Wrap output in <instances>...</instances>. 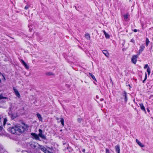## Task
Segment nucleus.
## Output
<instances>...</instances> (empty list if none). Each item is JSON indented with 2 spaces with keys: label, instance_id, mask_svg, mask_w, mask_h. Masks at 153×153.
<instances>
[{
  "label": "nucleus",
  "instance_id": "obj_1",
  "mask_svg": "<svg viewBox=\"0 0 153 153\" xmlns=\"http://www.w3.org/2000/svg\"><path fill=\"white\" fill-rule=\"evenodd\" d=\"M27 128V125L23 124L22 126L17 125L10 127L7 129V130L13 134H19L24 132Z\"/></svg>",
  "mask_w": 153,
  "mask_h": 153
},
{
  "label": "nucleus",
  "instance_id": "obj_2",
  "mask_svg": "<svg viewBox=\"0 0 153 153\" xmlns=\"http://www.w3.org/2000/svg\"><path fill=\"white\" fill-rule=\"evenodd\" d=\"M39 145L38 143L33 141H31L28 143L27 145L29 147L33 149H36V147Z\"/></svg>",
  "mask_w": 153,
  "mask_h": 153
},
{
  "label": "nucleus",
  "instance_id": "obj_3",
  "mask_svg": "<svg viewBox=\"0 0 153 153\" xmlns=\"http://www.w3.org/2000/svg\"><path fill=\"white\" fill-rule=\"evenodd\" d=\"M39 137L43 139H46V136L42 134V129H39Z\"/></svg>",
  "mask_w": 153,
  "mask_h": 153
},
{
  "label": "nucleus",
  "instance_id": "obj_4",
  "mask_svg": "<svg viewBox=\"0 0 153 153\" xmlns=\"http://www.w3.org/2000/svg\"><path fill=\"white\" fill-rule=\"evenodd\" d=\"M39 148H40L42 151L44 152L45 153H50V152L48 151L46 149L44 146L40 145H39Z\"/></svg>",
  "mask_w": 153,
  "mask_h": 153
},
{
  "label": "nucleus",
  "instance_id": "obj_5",
  "mask_svg": "<svg viewBox=\"0 0 153 153\" xmlns=\"http://www.w3.org/2000/svg\"><path fill=\"white\" fill-rule=\"evenodd\" d=\"M137 57V55H133L132 56L131 61L133 63L135 64L136 63Z\"/></svg>",
  "mask_w": 153,
  "mask_h": 153
},
{
  "label": "nucleus",
  "instance_id": "obj_6",
  "mask_svg": "<svg viewBox=\"0 0 153 153\" xmlns=\"http://www.w3.org/2000/svg\"><path fill=\"white\" fill-rule=\"evenodd\" d=\"M13 89L14 91L15 94L16 96L18 98H20V95L18 90L15 88V87L13 88Z\"/></svg>",
  "mask_w": 153,
  "mask_h": 153
},
{
  "label": "nucleus",
  "instance_id": "obj_7",
  "mask_svg": "<svg viewBox=\"0 0 153 153\" xmlns=\"http://www.w3.org/2000/svg\"><path fill=\"white\" fill-rule=\"evenodd\" d=\"M21 61L22 63L25 66V68L26 69H28L29 68V66L27 65L26 63L24 62V61L23 60L21 59Z\"/></svg>",
  "mask_w": 153,
  "mask_h": 153
},
{
  "label": "nucleus",
  "instance_id": "obj_8",
  "mask_svg": "<svg viewBox=\"0 0 153 153\" xmlns=\"http://www.w3.org/2000/svg\"><path fill=\"white\" fill-rule=\"evenodd\" d=\"M31 135L34 137L37 140H39V134L37 135L35 133H31Z\"/></svg>",
  "mask_w": 153,
  "mask_h": 153
},
{
  "label": "nucleus",
  "instance_id": "obj_9",
  "mask_svg": "<svg viewBox=\"0 0 153 153\" xmlns=\"http://www.w3.org/2000/svg\"><path fill=\"white\" fill-rule=\"evenodd\" d=\"M123 97H124V101L126 102L127 101V93L125 92L124 91V93L123 94Z\"/></svg>",
  "mask_w": 153,
  "mask_h": 153
},
{
  "label": "nucleus",
  "instance_id": "obj_10",
  "mask_svg": "<svg viewBox=\"0 0 153 153\" xmlns=\"http://www.w3.org/2000/svg\"><path fill=\"white\" fill-rule=\"evenodd\" d=\"M145 48V46L144 45H142L140 47V49L139 51V53L140 54L141 53L142 51L144 50Z\"/></svg>",
  "mask_w": 153,
  "mask_h": 153
},
{
  "label": "nucleus",
  "instance_id": "obj_11",
  "mask_svg": "<svg viewBox=\"0 0 153 153\" xmlns=\"http://www.w3.org/2000/svg\"><path fill=\"white\" fill-rule=\"evenodd\" d=\"M115 150L117 153H120V146L117 145L115 147Z\"/></svg>",
  "mask_w": 153,
  "mask_h": 153
},
{
  "label": "nucleus",
  "instance_id": "obj_12",
  "mask_svg": "<svg viewBox=\"0 0 153 153\" xmlns=\"http://www.w3.org/2000/svg\"><path fill=\"white\" fill-rule=\"evenodd\" d=\"M103 53L107 57H108L109 56V54L107 50H104L102 51Z\"/></svg>",
  "mask_w": 153,
  "mask_h": 153
},
{
  "label": "nucleus",
  "instance_id": "obj_13",
  "mask_svg": "<svg viewBox=\"0 0 153 153\" xmlns=\"http://www.w3.org/2000/svg\"><path fill=\"white\" fill-rule=\"evenodd\" d=\"M139 104L140 105L141 109L142 110L144 111L145 112H146V111L145 107L144 106V105H143V103H140V104Z\"/></svg>",
  "mask_w": 153,
  "mask_h": 153
},
{
  "label": "nucleus",
  "instance_id": "obj_14",
  "mask_svg": "<svg viewBox=\"0 0 153 153\" xmlns=\"http://www.w3.org/2000/svg\"><path fill=\"white\" fill-rule=\"evenodd\" d=\"M136 141L137 144L140 147H143L144 145L142 144L137 139H136Z\"/></svg>",
  "mask_w": 153,
  "mask_h": 153
},
{
  "label": "nucleus",
  "instance_id": "obj_15",
  "mask_svg": "<svg viewBox=\"0 0 153 153\" xmlns=\"http://www.w3.org/2000/svg\"><path fill=\"white\" fill-rule=\"evenodd\" d=\"M36 115L39 120L42 121V117L41 116L40 114L39 113H37Z\"/></svg>",
  "mask_w": 153,
  "mask_h": 153
},
{
  "label": "nucleus",
  "instance_id": "obj_16",
  "mask_svg": "<svg viewBox=\"0 0 153 153\" xmlns=\"http://www.w3.org/2000/svg\"><path fill=\"white\" fill-rule=\"evenodd\" d=\"M103 32L104 33L105 35V38L107 39L109 38L110 37V36H109V35L108 33H106V32H105V30H103Z\"/></svg>",
  "mask_w": 153,
  "mask_h": 153
},
{
  "label": "nucleus",
  "instance_id": "obj_17",
  "mask_svg": "<svg viewBox=\"0 0 153 153\" xmlns=\"http://www.w3.org/2000/svg\"><path fill=\"white\" fill-rule=\"evenodd\" d=\"M89 75L95 81H97L96 79L94 76L91 73H89Z\"/></svg>",
  "mask_w": 153,
  "mask_h": 153
},
{
  "label": "nucleus",
  "instance_id": "obj_18",
  "mask_svg": "<svg viewBox=\"0 0 153 153\" xmlns=\"http://www.w3.org/2000/svg\"><path fill=\"white\" fill-rule=\"evenodd\" d=\"M85 37L88 40H89L90 39V37L89 34L87 33L85 34Z\"/></svg>",
  "mask_w": 153,
  "mask_h": 153
},
{
  "label": "nucleus",
  "instance_id": "obj_19",
  "mask_svg": "<svg viewBox=\"0 0 153 153\" xmlns=\"http://www.w3.org/2000/svg\"><path fill=\"white\" fill-rule=\"evenodd\" d=\"M7 98L6 97H4L2 94L0 95V100L2 99H7Z\"/></svg>",
  "mask_w": 153,
  "mask_h": 153
},
{
  "label": "nucleus",
  "instance_id": "obj_20",
  "mask_svg": "<svg viewBox=\"0 0 153 153\" xmlns=\"http://www.w3.org/2000/svg\"><path fill=\"white\" fill-rule=\"evenodd\" d=\"M64 119L62 118H61L60 120V122L63 126H64Z\"/></svg>",
  "mask_w": 153,
  "mask_h": 153
},
{
  "label": "nucleus",
  "instance_id": "obj_21",
  "mask_svg": "<svg viewBox=\"0 0 153 153\" xmlns=\"http://www.w3.org/2000/svg\"><path fill=\"white\" fill-rule=\"evenodd\" d=\"M128 13L126 15H124L123 16H124V19L125 20H126L128 19Z\"/></svg>",
  "mask_w": 153,
  "mask_h": 153
},
{
  "label": "nucleus",
  "instance_id": "obj_22",
  "mask_svg": "<svg viewBox=\"0 0 153 153\" xmlns=\"http://www.w3.org/2000/svg\"><path fill=\"white\" fill-rule=\"evenodd\" d=\"M82 120V118H78L77 119V121L79 123H81Z\"/></svg>",
  "mask_w": 153,
  "mask_h": 153
},
{
  "label": "nucleus",
  "instance_id": "obj_23",
  "mask_svg": "<svg viewBox=\"0 0 153 153\" xmlns=\"http://www.w3.org/2000/svg\"><path fill=\"white\" fill-rule=\"evenodd\" d=\"M149 39L146 38V45L147 46L149 43Z\"/></svg>",
  "mask_w": 153,
  "mask_h": 153
},
{
  "label": "nucleus",
  "instance_id": "obj_24",
  "mask_svg": "<svg viewBox=\"0 0 153 153\" xmlns=\"http://www.w3.org/2000/svg\"><path fill=\"white\" fill-rule=\"evenodd\" d=\"M147 72L148 73V74L149 75L150 73V70L149 67L147 68Z\"/></svg>",
  "mask_w": 153,
  "mask_h": 153
},
{
  "label": "nucleus",
  "instance_id": "obj_25",
  "mask_svg": "<svg viewBox=\"0 0 153 153\" xmlns=\"http://www.w3.org/2000/svg\"><path fill=\"white\" fill-rule=\"evenodd\" d=\"M147 79V74L146 73H145V78L144 79L143 81V82L144 83L145 80Z\"/></svg>",
  "mask_w": 153,
  "mask_h": 153
},
{
  "label": "nucleus",
  "instance_id": "obj_26",
  "mask_svg": "<svg viewBox=\"0 0 153 153\" xmlns=\"http://www.w3.org/2000/svg\"><path fill=\"white\" fill-rule=\"evenodd\" d=\"M7 120L6 119H5L4 120V122H3V125L4 126L6 124V123L7 122Z\"/></svg>",
  "mask_w": 153,
  "mask_h": 153
},
{
  "label": "nucleus",
  "instance_id": "obj_27",
  "mask_svg": "<svg viewBox=\"0 0 153 153\" xmlns=\"http://www.w3.org/2000/svg\"><path fill=\"white\" fill-rule=\"evenodd\" d=\"M29 6L28 5H26V6L25 7V10H27Z\"/></svg>",
  "mask_w": 153,
  "mask_h": 153
},
{
  "label": "nucleus",
  "instance_id": "obj_28",
  "mask_svg": "<svg viewBox=\"0 0 153 153\" xmlns=\"http://www.w3.org/2000/svg\"><path fill=\"white\" fill-rule=\"evenodd\" d=\"M105 151L106 153H110L109 150L108 149H106Z\"/></svg>",
  "mask_w": 153,
  "mask_h": 153
},
{
  "label": "nucleus",
  "instance_id": "obj_29",
  "mask_svg": "<svg viewBox=\"0 0 153 153\" xmlns=\"http://www.w3.org/2000/svg\"><path fill=\"white\" fill-rule=\"evenodd\" d=\"M47 75H53V74L52 73H48L46 74Z\"/></svg>",
  "mask_w": 153,
  "mask_h": 153
},
{
  "label": "nucleus",
  "instance_id": "obj_30",
  "mask_svg": "<svg viewBox=\"0 0 153 153\" xmlns=\"http://www.w3.org/2000/svg\"><path fill=\"white\" fill-rule=\"evenodd\" d=\"M148 67V64H146L144 66V69H146V68H147Z\"/></svg>",
  "mask_w": 153,
  "mask_h": 153
},
{
  "label": "nucleus",
  "instance_id": "obj_31",
  "mask_svg": "<svg viewBox=\"0 0 153 153\" xmlns=\"http://www.w3.org/2000/svg\"><path fill=\"white\" fill-rule=\"evenodd\" d=\"M131 42H132L134 43H135V42H134V40L133 39H132L131 40Z\"/></svg>",
  "mask_w": 153,
  "mask_h": 153
},
{
  "label": "nucleus",
  "instance_id": "obj_32",
  "mask_svg": "<svg viewBox=\"0 0 153 153\" xmlns=\"http://www.w3.org/2000/svg\"><path fill=\"white\" fill-rule=\"evenodd\" d=\"M137 30L136 29H134V31L135 32H137Z\"/></svg>",
  "mask_w": 153,
  "mask_h": 153
},
{
  "label": "nucleus",
  "instance_id": "obj_33",
  "mask_svg": "<svg viewBox=\"0 0 153 153\" xmlns=\"http://www.w3.org/2000/svg\"><path fill=\"white\" fill-rule=\"evenodd\" d=\"M2 129V127L1 126H0V130H1Z\"/></svg>",
  "mask_w": 153,
  "mask_h": 153
},
{
  "label": "nucleus",
  "instance_id": "obj_34",
  "mask_svg": "<svg viewBox=\"0 0 153 153\" xmlns=\"http://www.w3.org/2000/svg\"><path fill=\"white\" fill-rule=\"evenodd\" d=\"M82 151L84 152H85V149H83L82 150Z\"/></svg>",
  "mask_w": 153,
  "mask_h": 153
},
{
  "label": "nucleus",
  "instance_id": "obj_35",
  "mask_svg": "<svg viewBox=\"0 0 153 153\" xmlns=\"http://www.w3.org/2000/svg\"><path fill=\"white\" fill-rule=\"evenodd\" d=\"M147 111H148V112H149V109H147Z\"/></svg>",
  "mask_w": 153,
  "mask_h": 153
},
{
  "label": "nucleus",
  "instance_id": "obj_36",
  "mask_svg": "<svg viewBox=\"0 0 153 153\" xmlns=\"http://www.w3.org/2000/svg\"><path fill=\"white\" fill-rule=\"evenodd\" d=\"M50 153H51V152H50Z\"/></svg>",
  "mask_w": 153,
  "mask_h": 153
}]
</instances>
